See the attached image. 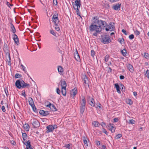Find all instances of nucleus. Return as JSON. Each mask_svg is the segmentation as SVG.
Wrapping results in <instances>:
<instances>
[{"label":"nucleus","instance_id":"f257e3e1","mask_svg":"<svg viewBox=\"0 0 149 149\" xmlns=\"http://www.w3.org/2000/svg\"><path fill=\"white\" fill-rule=\"evenodd\" d=\"M95 23L97 25H91L90 26L91 31H95L97 33L100 32L102 30V27H104L107 25L105 22L98 19L95 20Z\"/></svg>","mask_w":149,"mask_h":149},{"label":"nucleus","instance_id":"f03ea898","mask_svg":"<svg viewBox=\"0 0 149 149\" xmlns=\"http://www.w3.org/2000/svg\"><path fill=\"white\" fill-rule=\"evenodd\" d=\"M80 0H77L75 1V3H73V6L74 9L76 10V11L77 15L80 16H80V13L79 12V8H80L81 4L80 3Z\"/></svg>","mask_w":149,"mask_h":149},{"label":"nucleus","instance_id":"7ed1b4c3","mask_svg":"<svg viewBox=\"0 0 149 149\" xmlns=\"http://www.w3.org/2000/svg\"><path fill=\"white\" fill-rule=\"evenodd\" d=\"M102 42L104 43H108L110 42L111 40L107 36H104L102 37Z\"/></svg>","mask_w":149,"mask_h":149},{"label":"nucleus","instance_id":"20e7f679","mask_svg":"<svg viewBox=\"0 0 149 149\" xmlns=\"http://www.w3.org/2000/svg\"><path fill=\"white\" fill-rule=\"evenodd\" d=\"M31 122L33 126L35 128H37L40 126V123L37 120H31Z\"/></svg>","mask_w":149,"mask_h":149},{"label":"nucleus","instance_id":"39448f33","mask_svg":"<svg viewBox=\"0 0 149 149\" xmlns=\"http://www.w3.org/2000/svg\"><path fill=\"white\" fill-rule=\"evenodd\" d=\"M113 24H114V23L113 22H111L110 23L108 26V28H106L105 29L107 31L109 30L111 31L114 29V27L113 25Z\"/></svg>","mask_w":149,"mask_h":149},{"label":"nucleus","instance_id":"423d86ee","mask_svg":"<svg viewBox=\"0 0 149 149\" xmlns=\"http://www.w3.org/2000/svg\"><path fill=\"white\" fill-rule=\"evenodd\" d=\"M74 57L75 59L77 61H80V56L76 49L74 53Z\"/></svg>","mask_w":149,"mask_h":149},{"label":"nucleus","instance_id":"0eeeda50","mask_svg":"<svg viewBox=\"0 0 149 149\" xmlns=\"http://www.w3.org/2000/svg\"><path fill=\"white\" fill-rule=\"evenodd\" d=\"M22 81H20L19 80H17L16 81L15 83V85L19 88H21V87H22Z\"/></svg>","mask_w":149,"mask_h":149},{"label":"nucleus","instance_id":"6e6552de","mask_svg":"<svg viewBox=\"0 0 149 149\" xmlns=\"http://www.w3.org/2000/svg\"><path fill=\"white\" fill-rule=\"evenodd\" d=\"M24 144L26 145V148H28V149H33V147L31 146L30 144V142L28 140L27 142H26L25 143H24Z\"/></svg>","mask_w":149,"mask_h":149},{"label":"nucleus","instance_id":"1a4fd4ad","mask_svg":"<svg viewBox=\"0 0 149 149\" xmlns=\"http://www.w3.org/2000/svg\"><path fill=\"white\" fill-rule=\"evenodd\" d=\"M39 113L44 116H47L49 114L48 111H44L43 110H40L39 111Z\"/></svg>","mask_w":149,"mask_h":149},{"label":"nucleus","instance_id":"9d476101","mask_svg":"<svg viewBox=\"0 0 149 149\" xmlns=\"http://www.w3.org/2000/svg\"><path fill=\"white\" fill-rule=\"evenodd\" d=\"M47 133L52 132L54 130V128L53 127V126L52 125H49L47 126Z\"/></svg>","mask_w":149,"mask_h":149},{"label":"nucleus","instance_id":"9b49d317","mask_svg":"<svg viewBox=\"0 0 149 149\" xmlns=\"http://www.w3.org/2000/svg\"><path fill=\"white\" fill-rule=\"evenodd\" d=\"M28 100L29 104L31 107L34 106V104L33 101V100L31 97H29Z\"/></svg>","mask_w":149,"mask_h":149},{"label":"nucleus","instance_id":"f8f14e48","mask_svg":"<svg viewBox=\"0 0 149 149\" xmlns=\"http://www.w3.org/2000/svg\"><path fill=\"white\" fill-rule=\"evenodd\" d=\"M77 89L74 88L72 89L71 91L70 94L71 95H73L74 97L77 94Z\"/></svg>","mask_w":149,"mask_h":149},{"label":"nucleus","instance_id":"ddd939ff","mask_svg":"<svg viewBox=\"0 0 149 149\" xmlns=\"http://www.w3.org/2000/svg\"><path fill=\"white\" fill-rule=\"evenodd\" d=\"M60 83H61V88H66L67 85L65 81L61 80L60 81Z\"/></svg>","mask_w":149,"mask_h":149},{"label":"nucleus","instance_id":"4468645a","mask_svg":"<svg viewBox=\"0 0 149 149\" xmlns=\"http://www.w3.org/2000/svg\"><path fill=\"white\" fill-rule=\"evenodd\" d=\"M113 124H109L108 125V126L110 128V130L112 132H113L115 131V129L113 126Z\"/></svg>","mask_w":149,"mask_h":149},{"label":"nucleus","instance_id":"2eb2a0df","mask_svg":"<svg viewBox=\"0 0 149 149\" xmlns=\"http://www.w3.org/2000/svg\"><path fill=\"white\" fill-rule=\"evenodd\" d=\"M10 27L11 29V31L13 33H15L16 32V29L12 23H10Z\"/></svg>","mask_w":149,"mask_h":149},{"label":"nucleus","instance_id":"dca6fc26","mask_svg":"<svg viewBox=\"0 0 149 149\" xmlns=\"http://www.w3.org/2000/svg\"><path fill=\"white\" fill-rule=\"evenodd\" d=\"M127 67L130 72H133L134 71L132 65L128 64L127 65Z\"/></svg>","mask_w":149,"mask_h":149},{"label":"nucleus","instance_id":"f3484780","mask_svg":"<svg viewBox=\"0 0 149 149\" xmlns=\"http://www.w3.org/2000/svg\"><path fill=\"white\" fill-rule=\"evenodd\" d=\"M121 6L120 3H118L113 6V8L116 10H117L120 9Z\"/></svg>","mask_w":149,"mask_h":149},{"label":"nucleus","instance_id":"a211bd4d","mask_svg":"<svg viewBox=\"0 0 149 149\" xmlns=\"http://www.w3.org/2000/svg\"><path fill=\"white\" fill-rule=\"evenodd\" d=\"M83 79L85 84H88V79L86 75H84Z\"/></svg>","mask_w":149,"mask_h":149},{"label":"nucleus","instance_id":"6ab92c4d","mask_svg":"<svg viewBox=\"0 0 149 149\" xmlns=\"http://www.w3.org/2000/svg\"><path fill=\"white\" fill-rule=\"evenodd\" d=\"M86 100L84 97H82V100L81 102V105L85 106Z\"/></svg>","mask_w":149,"mask_h":149},{"label":"nucleus","instance_id":"aec40b11","mask_svg":"<svg viewBox=\"0 0 149 149\" xmlns=\"http://www.w3.org/2000/svg\"><path fill=\"white\" fill-rule=\"evenodd\" d=\"M90 100V102L89 104L92 106L94 107V100L92 98H91L90 99H89V100Z\"/></svg>","mask_w":149,"mask_h":149},{"label":"nucleus","instance_id":"412c9836","mask_svg":"<svg viewBox=\"0 0 149 149\" xmlns=\"http://www.w3.org/2000/svg\"><path fill=\"white\" fill-rule=\"evenodd\" d=\"M22 88H25L28 87L29 86V84L25 83L24 81H22Z\"/></svg>","mask_w":149,"mask_h":149},{"label":"nucleus","instance_id":"4be33fe9","mask_svg":"<svg viewBox=\"0 0 149 149\" xmlns=\"http://www.w3.org/2000/svg\"><path fill=\"white\" fill-rule=\"evenodd\" d=\"M58 72L60 73H61L63 71V69L62 67L60 66H59L58 67Z\"/></svg>","mask_w":149,"mask_h":149},{"label":"nucleus","instance_id":"5701e85b","mask_svg":"<svg viewBox=\"0 0 149 149\" xmlns=\"http://www.w3.org/2000/svg\"><path fill=\"white\" fill-rule=\"evenodd\" d=\"M23 127L24 129L26 131H29V126L28 124H25L24 125Z\"/></svg>","mask_w":149,"mask_h":149},{"label":"nucleus","instance_id":"b1692460","mask_svg":"<svg viewBox=\"0 0 149 149\" xmlns=\"http://www.w3.org/2000/svg\"><path fill=\"white\" fill-rule=\"evenodd\" d=\"M115 86L117 92L119 93H120V87L118 84H115Z\"/></svg>","mask_w":149,"mask_h":149},{"label":"nucleus","instance_id":"393cba45","mask_svg":"<svg viewBox=\"0 0 149 149\" xmlns=\"http://www.w3.org/2000/svg\"><path fill=\"white\" fill-rule=\"evenodd\" d=\"M92 124L95 127H98L99 125H100L99 123L97 121H94L93 122Z\"/></svg>","mask_w":149,"mask_h":149},{"label":"nucleus","instance_id":"a878e982","mask_svg":"<svg viewBox=\"0 0 149 149\" xmlns=\"http://www.w3.org/2000/svg\"><path fill=\"white\" fill-rule=\"evenodd\" d=\"M61 91L63 95L64 96L66 95V88H61Z\"/></svg>","mask_w":149,"mask_h":149},{"label":"nucleus","instance_id":"bb28decb","mask_svg":"<svg viewBox=\"0 0 149 149\" xmlns=\"http://www.w3.org/2000/svg\"><path fill=\"white\" fill-rule=\"evenodd\" d=\"M50 108L53 111H56L57 110L55 106L53 104H52Z\"/></svg>","mask_w":149,"mask_h":149},{"label":"nucleus","instance_id":"cd10ccee","mask_svg":"<svg viewBox=\"0 0 149 149\" xmlns=\"http://www.w3.org/2000/svg\"><path fill=\"white\" fill-rule=\"evenodd\" d=\"M85 106L81 105L80 112L82 113H83L84 111Z\"/></svg>","mask_w":149,"mask_h":149},{"label":"nucleus","instance_id":"c85d7f7f","mask_svg":"<svg viewBox=\"0 0 149 149\" xmlns=\"http://www.w3.org/2000/svg\"><path fill=\"white\" fill-rule=\"evenodd\" d=\"M53 20L54 23L55 25L58 24L59 23V21L58 19V18L53 19Z\"/></svg>","mask_w":149,"mask_h":149},{"label":"nucleus","instance_id":"c756f323","mask_svg":"<svg viewBox=\"0 0 149 149\" xmlns=\"http://www.w3.org/2000/svg\"><path fill=\"white\" fill-rule=\"evenodd\" d=\"M126 102L127 104L130 105H131L132 104V102L131 100V99H127L126 100Z\"/></svg>","mask_w":149,"mask_h":149},{"label":"nucleus","instance_id":"7c9ffc66","mask_svg":"<svg viewBox=\"0 0 149 149\" xmlns=\"http://www.w3.org/2000/svg\"><path fill=\"white\" fill-rule=\"evenodd\" d=\"M7 61H8V65H10V55L9 54H8V58H7Z\"/></svg>","mask_w":149,"mask_h":149},{"label":"nucleus","instance_id":"2f4dec72","mask_svg":"<svg viewBox=\"0 0 149 149\" xmlns=\"http://www.w3.org/2000/svg\"><path fill=\"white\" fill-rule=\"evenodd\" d=\"M118 41L122 44L124 43V40L123 38H119L118 40Z\"/></svg>","mask_w":149,"mask_h":149},{"label":"nucleus","instance_id":"473e14b6","mask_svg":"<svg viewBox=\"0 0 149 149\" xmlns=\"http://www.w3.org/2000/svg\"><path fill=\"white\" fill-rule=\"evenodd\" d=\"M121 53L123 54V55L125 56L126 55V51L125 49H123L121 51Z\"/></svg>","mask_w":149,"mask_h":149},{"label":"nucleus","instance_id":"72a5a7b5","mask_svg":"<svg viewBox=\"0 0 149 149\" xmlns=\"http://www.w3.org/2000/svg\"><path fill=\"white\" fill-rule=\"evenodd\" d=\"M71 145H72L71 144L69 143L68 144H65V145L64 147H65L66 148L68 149H70V147Z\"/></svg>","mask_w":149,"mask_h":149},{"label":"nucleus","instance_id":"f704fd0d","mask_svg":"<svg viewBox=\"0 0 149 149\" xmlns=\"http://www.w3.org/2000/svg\"><path fill=\"white\" fill-rule=\"evenodd\" d=\"M135 121L134 120L132 119V120H129L128 123H130V124H135Z\"/></svg>","mask_w":149,"mask_h":149},{"label":"nucleus","instance_id":"c9c22d12","mask_svg":"<svg viewBox=\"0 0 149 149\" xmlns=\"http://www.w3.org/2000/svg\"><path fill=\"white\" fill-rule=\"evenodd\" d=\"M22 137L23 138V140H25L26 138V136L27 135L26 133H23L22 134Z\"/></svg>","mask_w":149,"mask_h":149},{"label":"nucleus","instance_id":"e433bc0d","mask_svg":"<svg viewBox=\"0 0 149 149\" xmlns=\"http://www.w3.org/2000/svg\"><path fill=\"white\" fill-rule=\"evenodd\" d=\"M122 135L121 134H118L115 137V138L116 139H119L120 137H122Z\"/></svg>","mask_w":149,"mask_h":149},{"label":"nucleus","instance_id":"4c0bfd02","mask_svg":"<svg viewBox=\"0 0 149 149\" xmlns=\"http://www.w3.org/2000/svg\"><path fill=\"white\" fill-rule=\"evenodd\" d=\"M145 76L147 77L148 78H149V70H147L146 71V73L145 74Z\"/></svg>","mask_w":149,"mask_h":149},{"label":"nucleus","instance_id":"58836bf2","mask_svg":"<svg viewBox=\"0 0 149 149\" xmlns=\"http://www.w3.org/2000/svg\"><path fill=\"white\" fill-rule=\"evenodd\" d=\"M56 26L55 27V29L57 31H59L60 30V28L57 24L55 25Z\"/></svg>","mask_w":149,"mask_h":149},{"label":"nucleus","instance_id":"ea45409f","mask_svg":"<svg viewBox=\"0 0 149 149\" xmlns=\"http://www.w3.org/2000/svg\"><path fill=\"white\" fill-rule=\"evenodd\" d=\"M21 75L19 74H16L15 75V77L16 78H19L21 77Z\"/></svg>","mask_w":149,"mask_h":149},{"label":"nucleus","instance_id":"a19ab883","mask_svg":"<svg viewBox=\"0 0 149 149\" xmlns=\"http://www.w3.org/2000/svg\"><path fill=\"white\" fill-rule=\"evenodd\" d=\"M109 56L108 55H107L105 56V58H104L105 61L106 62H107L108 60V59H109Z\"/></svg>","mask_w":149,"mask_h":149},{"label":"nucleus","instance_id":"79ce46f5","mask_svg":"<svg viewBox=\"0 0 149 149\" xmlns=\"http://www.w3.org/2000/svg\"><path fill=\"white\" fill-rule=\"evenodd\" d=\"M144 57L146 58H148L149 57V55L148 53H144Z\"/></svg>","mask_w":149,"mask_h":149},{"label":"nucleus","instance_id":"37998d69","mask_svg":"<svg viewBox=\"0 0 149 149\" xmlns=\"http://www.w3.org/2000/svg\"><path fill=\"white\" fill-rule=\"evenodd\" d=\"M10 143L13 145H15L16 143L14 140L10 141Z\"/></svg>","mask_w":149,"mask_h":149},{"label":"nucleus","instance_id":"c03bdc74","mask_svg":"<svg viewBox=\"0 0 149 149\" xmlns=\"http://www.w3.org/2000/svg\"><path fill=\"white\" fill-rule=\"evenodd\" d=\"M13 39L15 40L16 39H18L17 36L15 34H14V35H13Z\"/></svg>","mask_w":149,"mask_h":149},{"label":"nucleus","instance_id":"a18cd8bd","mask_svg":"<svg viewBox=\"0 0 149 149\" xmlns=\"http://www.w3.org/2000/svg\"><path fill=\"white\" fill-rule=\"evenodd\" d=\"M14 40L15 43H16L17 45H18L19 44V41L18 39Z\"/></svg>","mask_w":149,"mask_h":149},{"label":"nucleus","instance_id":"49530a36","mask_svg":"<svg viewBox=\"0 0 149 149\" xmlns=\"http://www.w3.org/2000/svg\"><path fill=\"white\" fill-rule=\"evenodd\" d=\"M50 33L51 34H52L54 36H56V33H54L53 30H50Z\"/></svg>","mask_w":149,"mask_h":149},{"label":"nucleus","instance_id":"de8ad7c7","mask_svg":"<svg viewBox=\"0 0 149 149\" xmlns=\"http://www.w3.org/2000/svg\"><path fill=\"white\" fill-rule=\"evenodd\" d=\"M91 56L93 57L95 54V53L93 50H92L91 52Z\"/></svg>","mask_w":149,"mask_h":149},{"label":"nucleus","instance_id":"09e8293b","mask_svg":"<svg viewBox=\"0 0 149 149\" xmlns=\"http://www.w3.org/2000/svg\"><path fill=\"white\" fill-rule=\"evenodd\" d=\"M129 38L131 39H132L134 38V35L133 34H131L129 36Z\"/></svg>","mask_w":149,"mask_h":149},{"label":"nucleus","instance_id":"8fccbe9b","mask_svg":"<svg viewBox=\"0 0 149 149\" xmlns=\"http://www.w3.org/2000/svg\"><path fill=\"white\" fill-rule=\"evenodd\" d=\"M84 145H86V146H88V142L87 140H84Z\"/></svg>","mask_w":149,"mask_h":149},{"label":"nucleus","instance_id":"3c124183","mask_svg":"<svg viewBox=\"0 0 149 149\" xmlns=\"http://www.w3.org/2000/svg\"><path fill=\"white\" fill-rule=\"evenodd\" d=\"M21 66L22 67V68L23 70L24 71H26V70L25 67L24 66V65L22 64H21Z\"/></svg>","mask_w":149,"mask_h":149},{"label":"nucleus","instance_id":"603ef678","mask_svg":"<svg viewBox=\"0 0 149 149\" xmlns=\"http://www.w3.org/2000/svg\"><path fill=\"white\" fill-rule=\"evenodd\" d=\"M100 148H101L102 149H106V146L105 145H102Z\"/></svg>","mask_w":149,"mask_h":149},{"label":"nucleus","instance_id":"864d4df0","mask_svg":"<svg viewBox=\"0 0 149 149\" xmlns=\"http://www.w3.org/2000/svg\"><path fill=\"white\" fill-rule=\"evenodd\" d=\"M135 33L136 35H138L140 34V32L139 31L137 30H136L135 31Z\"/></svg>","mask_w":149,"mask_h":149},{"label":"nucleus","instance_id":"5fc2aeb1","mask_svg":"<svg viewBox=\"0 0 149 149\" xmlns=\"http://www.w3.org/2000/svg\"><path fill=\"white\" fill-rule=\"evenodd\" d=\"M53 4L55 5H56L57 4V2L56 0H53Z\"/></svg>","mask_w":149,"mask_h":149},{"label":"nucleus","instance_id":"6e6d98bb","mask_svg":"<svg viewBox=\"0 0 149 149\" xmlns=\"http://www.w3.org/2000/svg\"><path fill=\"white\" fill-rule=\"evenodd\" d=\"M96 143L97 146H100V142L98 141H96Z\"/></svg>","mask_w":149,"mask_h":149},{"label":"nucleus","instance_id":"4d7b16f0","mask_svg":"<svg viewBox=\"0 0 149 149\" xmlns=\"http://www.w3.org/2000/svg\"><path fill=\"white\" fill-rule=\"evenodd\" d=\"M56 90L57 93L58 94H59L60 93V90L59 89V88H57Z\"/></svg>","mask_w":149,"mask_h":149},{"label":"nucleus","instance_id":"13d9d810","mask_svg":"<svg viewBox=\"0 0 149 149\" xmlns=\"http://www.w3.org/2000/svg\"><path fill=\"white\" fill-rule=\"evenodd\" d=\"M57 16V14L56 15H53V19H56V18H58V17Z\"/></svg>","mask_w":149,"mask_h":149},{"label":"nucleus","instance_id":"bf43d9fd","mask_svg":"<svg viewBox=\"0 0 149 149\" xmlns=\"http://www.w3.org/2000/svg\"><path fill=\"white\" fill-rule=\"evenodd\" d=\"M6 4L9 7H10V6H13V4L9 3L8 1H7Z\"/></svg>","mask_w":149,"mask_h":149},{"label":"nucleus","instance_id":"052dcab7","mask_svg":"<svg viewBox=\"0 0 149 149\" xmlns=\"http://www.w3.org/2000/svg\"><path fill=\"white\" fill-rule=\"evenodd\" d=\"M1 109H2V111L3 112H4L6 110L5 109V107L4 106H2V107Z\"/></svg>","mask_w":149,"mask_h":149},{"label":"nucleus","instance_id":"680f3d73","mask_svg":"<svg viewBox=\"0 0 149 149\" xmlns=\"http://www.w3.org/2000/svg\"><path fill=\"white\" fill-rule=\"evenodd\" d=\"M32 107L33 111H34L36 112V109L35 107V106L34 105V106H33V107Z\"/></svg>","mask_w":149,"mask_h":149},{"label":"nucleus","instance_id":"e2e57ef3","mask_svg":"<svg viewBox=\"0 0 149 149\" xmlns=\"http://www.w3.org/2000/svg\"><path fill=\"white\" fill-rule=\"evenodd\" d=\"M118 120V118H116L114 119V122H117Z\"/></svg>","mask_w":149,"mask_h":149},{"label":"nucleus","instance_id":"0e129e2a","mask_svg":"<svg viewBox=\"0 0 149 149\" xmlns=\"http://www.w3.org/2000/svg\"><path fill=\"white\" fill-rule=\"evenodd\" d=\"M122 32L125 35H127L126 31L124 29H123L122 30Z\"/></svg>","mask_w":149,"mask_h":149},{"label":"nucleus","instance_id":"69168bd1","mask_svg":"<svg viewBox=\"0 0 149 149\" xmlns=\"http://www.w3.org/2000/svg\"><path fill=\"white\" fill-rule=\"evenodd\" d=\"M120 78L121 79H124L125 77L123 75H120Z\"/></svg>","mask_w":149,"mask_h":149},{"label":"nucleus","instance_id":"338daca9","mask_svg":"<svg viewBox=\"0 0 149 149\" xmlns=\"http://www.w3.org/2000/svg\"><path fill=\"white\" fill-rule=\"evenodd\" d=\"M51 104L50 103H49V104H47V105H46V106L47 107H49V108H50Z\"/></svg>","mask_w":149,"mask_h":149},{"label":"nucleus","instance_id":"774afa93","mask_svg":"<svg viewBox=\"0 0 149 149\" xmlns=\"http://www.w3.org/2000/svg\"><path fill=\"white\" fill-rule=\"evenodd\" d=\"M101 125L103 127L105 126V123H104L103 122L102 123H101Z\"/></svg>","mask_w":149,"mask_h":149}]
</instances>
